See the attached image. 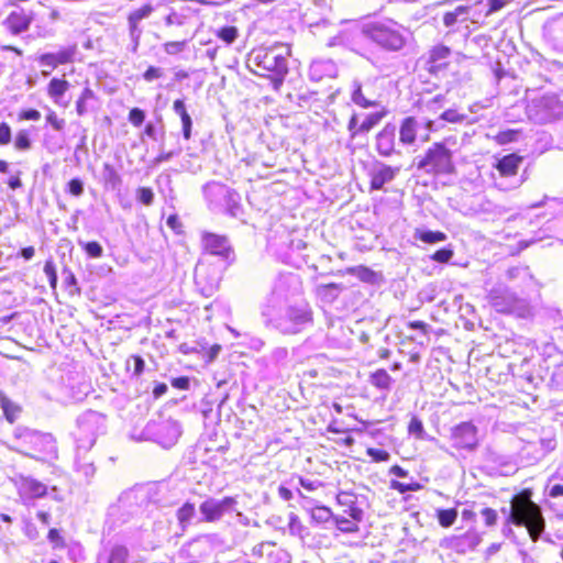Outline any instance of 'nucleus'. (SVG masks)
Masks as SVG:
<instances>
[{
  "label": "nucleus",
  "mask_w": 563,
  "mask_h": 563,
  "mask_svg": "<svg viewBox=\"0 0 563 563\" xmlns=\"http://www.w3.org/2000/svg\"><path fill=\"white\" fill-rule=\"evenodd\" d=\"M129 551L124 545L115 544L108 553L100 554L97 563H128Z\"/></svg>",
  "instance_id": "5701e85b"
},
{
  "label": "nucleus",
  "mask_w": 563,
  "mask_h": 563,
  "mask_svg": "<svg viewBox=\"0 0 563 563\" xmlns=\"http://www.w3.org/2000/svg\"><path fill=\"white\" fill-rule=\"evenodd\" d=\"M419 167L427 172L451 174L454 169L451 152L443 144L435 143L419 163Z\"/></svg>",
  "instance_id": "9d476101"
},
{
  "label": "nucleus",
  "mask_w": 563,
  "mask_h": 563,
  "mask_svg": "<svg viewBox=\"0 0 563 563\" xmlns=\"http://www.w3.org/2000/svg\"><path fill=\"white\" fill-rule=\"evenodd\" d=\"M96 99L95 92L86 87L76 102V112L79 117L85 115L89 111V101Z\"/></svg>",
  "instance_id": "f704fd0d"
},
{
  "label": "nucleus",
  "mask_w": 563,
  "mask_h": 563,
  "mask_svg": "<svg viewBox=\"0 0 563 563\" xmlns=\"http://www.w3.org/2000/svg\"><path fill=\"white\" fill-rule=\"evenodd\" d=\"M453 445L457 449L474 450L477 446V428L472 422H462L452 429Z\"/></svg>",
  "instance_id": "4468645a"
},
{
  "label": "nucleus",
  "mask_w": 563,
  "mask_h": 563,
  "mask_svg": "<svg viewBox=\"0 0 563 563\" xmlns=\"http://www.w3.org/2000/svg\"><path fill=\"white\" fill-rule=\"evenodd\" d=\"M371 382L378 387H387V374L384 369L377 371L372 375Z\"/></svg>",
  "instance_id": "052dcab7"
},
{
  "label": "nucleus",
  "mask_w": 563,
  "mask_h": 563,
  "mask_svg": "<svg viewBox=\"0 0 563 563\" xmlns=\"http://www.w3.org/2000/svg\"><path fill=\"white\" fill-rule=\"evenodd\" d=\"M184 47L185 42H167L164 44V49L169 55H174L181 52Z\"/></svg>",
  "instance_id": "0e129e2a"
},
{
  "label": "nucleus",
  "mask_w": 563,
  "mask_h": 563,
  "mask_svg": "<svg viewBox=\"0 0 563 563\" xmlns=\"http://www.w3.org/2000/svg\"><path fill=\"white\" fill-rule=\"evenodd\" d=\"M522 157L517 154H509L498 159L496 168L501 176L510 177L518 173Z\"/></svg>",
  "instance_id": "412c9836"
},
{
  "label": "nucleus",
  "mask_w": 563,
  "mask_h": 563,
  "mask_svg": "<svg viewBox=\"0 0 563 563\" xmlns=\"http://www.w3.org/2000/svg\"><path fill=\"white\" fill-rule=\"evenodd\" d=\"M336 45H346V46H351L353 49H355V46H357L358 44H357L356 35L352 34V27L341 32L340 34L332 37L328 42V46H330V47L336 46Z\"/></svg>",
  "instance_id": "2f4dec72"
},
{
  "label": "nucleus",
  "mask_w": 563,
  "mask_h": 563,
  "mask_svg": "<svg viewBox=\"0 0 563 563\" xmlns=\"http://www.w3.org/2000/svg\"><path fill=\"white\" fill-rule=\"evenodd\" d=\"M231 190L232 189L230 187L221 183L210 181L205 185L203 195L209 203V207L213 210L220 211L224 205L225 199L230 197Z\"/></svg>",
  "instance_id": "dca6fc26"
},
{
  "label": "nucleus",
  "mask_w": 563,
  "mask_h": 563,
  "mask_svg": "<svg viewBox=\"0 0 563 563\" xmlns=\"http://www.w3.org/2000/svg\"><path fill=\"white\" fill-rule=\"evenodd\" d=\"M173 110L177 115H179V118L181 120V124L191 120V117L187 112L184 100H181V99L175 100L174 104H173Z\"/></svg>",
  "instance_id": "de8ad7c7"
},
{
  "label": "nucleus",
  "mask_w": 563,
  "mask_h": 563,
  "mask_svg": "<svg viewBox=\"0 0 563 563\" xmlns=\"http://www.w3.org/2000/svg\"><path fill=\"white\" fill-rule=\"evenodd\" d=\"M46 122L51 124L56 131H62L65 128V120L57 117V114L49 110L46 115Z\"/></svg>",
  "instance_id": "864d4df0"
},
{
  "label": "nucleus",
  "mask_w": 563,
  "mask_h": 563,
  "mask_svg": "<svg viewBox=\"0 0 563 563\" xmlns=\"http://www.w3.org/2000/svg\"><path fill=\"white\" fill-rule=\"evenodd\" d=\"M8 26L14 32L20 33L25 31L30 25V19L21 13H11L8 16Z\"/></svg>",
  "instance_id": "473e14b6"
},
{
  "label": "nucleus",
  "mask_w": 563,
  "mask_h": 563,
  "mask_svg": "<svg viewBox=\"0 0 563 563\" xmlns=\"http://www.w3.org/2000/svg\"><path fill=\"white\" fill-rule=\"evenodd\" d=\"M106 431V416L88 410L76 420L73 437L77 451L88 452L96 443L97 438Z\"/></svg>",
  "instance_id": "20e7f679"
},
{
  "label": "nucleus",
  "mask_w": 563,
  "mask_h": 563,
  "mask_svg": "<svg viewBox=\"0 0 563 563\" xmlns=\"http://www.w3.org/2000/svg\"><path fill=\"white\" fill-rule=\"evenodd\" d=\"M181 434L180 426L172 419L150 421L143 430V440H151L164 448L173 446Z\"/></svg>",
  "instance_id": "6e6552de"
},
{
  "label": "nucleus",
  "mask_w": 563,
  "mask_h": 563,
  "mask_svg": "<svg viewBox=\"0 0 563 563\" xmlns=\"http://www.w3.org/2000/svg\"><path fill=\"white\" fill-rule=\"evenodd\" d=\"M298 484L307 492H314L323 486L322 482L319 479H311L305 477H298Z\"/></svg>",
  "instance_id": "8fccbe9b"
},
{
  "label": "nucleus",
  "mask_w": 563,
  "mask_h": 563,
  "mask_svg": "<svg viewBox=\"0 0 563 563\" xmlns=\"http://www.w3.org/2000/svg\"><path fill=\"white\" fill-rule=\"evenodd\" d=\"M456 518H457V511L454 508L441 509L438 511V520H439V523L443 528L451 527L455 522Z\"/></svg>",
  "instance_id": "4c0bfd02"
},
{
  "label": "nucleus",
  "mask_w": 563,
  "mask_h": 563,
  "mask_svg": "<svg viewBox=\"0 0 563 563\" xmlns=\"http://www.w3.org/2000/svg\"><path fill=\"white\" fill-rule=\"evenodd\" d=\"M453 257L451 249H441L433 253L431 258L438 263H448Z\"/></svg>",
  "instance_id": "5fc2aeb1"
},
{
  "label": "nucleus",
  "mask_w": 563,
  "mask_h": 563,
  "mask_svg": "<svg viewBox=\"0 0 563 563\" xmlns=\"http://www.w3.org/2000/svg\"><path fill=\"white\" fill-rule=\"evenodd\" d=\"M288 529L292 536H300L303 529L299 517L294 512L289 515Z\"/></svg>",
  "instance_id": "3c124183"
},
{
  "label": "nucleus",
  "mask_w": 563,
  "mask_h": 563,
  "mask_svg": "<svg viewBox=\"0 0 563 563\" xmlns=\"http://www.w3.org/2000/svg\"><path fill=\"white\" fill-rule=\"evenodd\" d=\"M137 199L145 206H151L154 200V194L151 188L141 187L136 192Z\"/></svg>",
  "instance_id": "603ef678"
},
{
  "label": "nucleus",
  "mask_w": 563,
  "mask_h": 563,
  "mask_svg": "<svg viewBox=\"0 0 563 563\" xmlns=\"http://www.w3.org/2000/svg\"><path fill=\"white\" fill-rule=\"evenodd\" d=\"M195 515H196V508H195V505L191 503H185L177 510V519L183 529H185L191 522Z\"/></svg>",
  "instance_id": "c9c22d12"
},
{
  "label": "nucleus",
  "mask_w": 563,
  "mask_h": 563,
  "mask_svg": "<svg viewBox=\"0 0 563 563\" xmlns=\"http://www.w3.org/2000/svg\"><path fill=\"white\" fill-rule=\"evenodd\" d=\"M334 69V64L331 60H314L309 67V77L313 81H319L324 75L330 74Z\"/></svg>",
  "instance_id": "b1692460"
},
{
  "label": "nucleus",
  "mask_w": 563,
  "mask_h": 563,
  "mask_svg": "<svg viewBox=\"0 0 563 563\" xmlns=\"http://www.w3.org/2000/svg\"><path fill=\"white\" fill-rule=\"evenodd\" d=\"M410 36L411 34L409 30L396 22L389 21V51H398L402 48Z\"/></svg>",
  "instance_id": "6ab92c4d"
},
{
  "label": "nucleus",
  "mask_w": 563,
  "mask_h": 563,
  "mask_svg": "<svg viewBox=\"0 0 563 563\" xmlns=\"http://www.w3.org/2000/svg\"><path fill=\"white\" fill-rule=\"evenodd\" d=\"M153 11L154 8L151 4H145L142 8L131 12L128 16L129 33H131L134 37H136L139 33H142V29L139 26V24L142 20L148 18Z\"/></svg>",
  "instance_id": "4be33fe9"
},
{
  "label": "nucleus",
  "mask_w": 563,
  "mask_h": 563,
  "mask_svg": "<svg viewBox=\"0 0 563 563\" xmlns=\"http://www.w3.org/2000/svg\"><path fill=\"white\" fill-rule=\"evenodd\" d=\"M341 287L336 284L319 285L317 287L318 295L328 300H333L338 297Z\"/></svg>",
  "instance_id": "58836bf2"
},
{
  "label": "nucleus",
  "mask_w": 563,
  "mask_h": 563,
  "mask_svg": "<svg viewBox=\"0 0 563 563\" xmlns=\"http://www.w3.org/2000/svg\"><path fill=\"white\" fill-rule=\"evenodd\" d=\"M11 142V128L5 122L0 124V145H7Z\"/></svg>",
  "instance_id": "e2e57ef3"
},
{
  "label": "nucleus",
  "mask_w": 563,
  "mask_h": 563,
  "mask_svg": "<svg viewBox=\"0 0 563 563\" xmlns=\"http://www.w3.org/2000/svg\"><path fill=\"white\" fill-rule=\"evenodd\" d=\"M346 273L353 275L364 283L371 285H379L384 282V275L380 272H375L366 266H354L346 268Z\"/></svg>",
  "instance_id": "aec40b11"
},
{
  "label": "nucleus",
  "mask_w": 563,
  "mask_h": 563,
  "mask_svg": "<svg viewBox=\"0 0 563 563\" xmlns=\"http://www.w3.org/2000/svg\"><path fill=\"white\" fill-rule=\"evenodd\" d=\"M481 515L483 516L485 523L488 527L494 526L497 521V512L492 508H483L481 510Z\"/></svg>",
  "instance_id": "13d9d810"
},
{
  "label": "nucleus",
  "mask_w": 563,
  "mask_h": 563,
  "mask_svg": "<svg viewBox=\"0 0 563 563\" xmlns=\"http://www.w3.org/2000/svg\"><path fill=\"white\" fill-rule=\"evenodd\" d=\"M69 82L63 79L53 78L48 84V95L57 103L59 98L68 90Z\"/></svg>",
  "instance_id": "72a5a7b5"
},
{
  "label": "nucleus",
  "mask_w": 563,
  "mask_h": 563,
  "mask_svg": "<svg viewBox=\"0 0 563 563\" xmlns=\"http://www.w3.org/2000/svg\"><path fill=\"white\" fill-rule=\"evenodd\" d=\"M527 115L538 124L553 122L563 115V102L555 95L533 98L527 104Z\"/></svg>",
  "instance_id": "0eeeda50"
},
{
  "label": "nucleus",
  "mask_w": 563,
  "mask_h": 563,
  "mask_svg": "<svg viewBox=\"0 0 563 563\" xmlns=\"http://www.w3.org/2000/svg\"><path fill=\"white\" fill-rule=\"evenodd\" d=\"M290 47L283 43H276L269 47H258L249 56V67L252 73L272 80L274 90H279L288 74L287 57Z\"/></svg>",
  "instance_id": "f257e3e1"
},
{
  "label": "nucleus",
  "mask_w": 563,
  "mask_h": 563,
  "mask_svg": "<svg viewBox=\"0 0 563 563\" xmlns=\"http://www.w3.org/2000/svg\"><path fill=\"white\" fill-rule=\"evenodd\" d=\"M520 132L518 130H506L501 131L496 135V141L500 145H505L511 142H516L519 137Z\"/></svg>",
  "instance_id": "37998d69"
},
{
  "label": "nucleus",
  "mask_w": 563,
  "mask_h": 563,
  "mask_svg": "<svg viewBox=\"0 0 563 563\" xmlns=\"http://www.w3.org/2000/svg\"><path fill=\"white\" fill-rule=\"evenodd\" d=\"M485 283L487 291V300L489 305L500 313H515L518 317H525L529 313V303L526 299L518 297L508 286L503 283H496L488 287Z\"/></svg>",
  "instance_id": "39448f33"
},
{
  "label": "nucleus",
  "mask_w": 563,
  "mask_h": 563,
  "mask_svg": "<svg viewBox=\"0 0 563 563\" xmlns=\"http://www.w3.org/2000/svg\"><path fill=\"white\" fill-rule=\"evenodd\" d=\"M220 211H223L233 218L240 217L242 213L241 197L235 190H231L230 197L225 199L224 205Z\"/></svg>",
  "instance_id": "bb28decb"
},
{
  "label": "nucleus",
  "mask_w": 563,
  "mask_h": 563,
  "mask_svg": "<svg viewBox=\"0 0 563 563\" xmlns=\"http://www.w3.org/2000/svg\"><path fill=\"white\" fill-rule=\"evenodd\" d=\"M14 443L10 450L36 459H55L57 446L55 439L48 433H41L29 428L18 427L13 431Z\"/></svg>",
  "instance_id": "f03ea898"
},
{
  "label": "nucleus",
  "mask_w": 563,
  "mask_h": 563,
  "mask_svg": "<svg viewBox=\"0 0 563 563\" xmlns=\"http://www.w3.org/2000/svg\"><path fill=\"white\" fill-rule=\"evenodd\" d=\"M408 432L410 435H413L416 439L424 440L427 438L422 421L417 417H412L409 426Z\"/></svg>",
  "instance_id": "ea45409f"
},
{
  "label": "nucleus",
  "mask_w": 563,
  "mask_h": 563,
  "mask_svg": "<svg viewBox=\"0 0 563 563\" xmlns=\"http://www.w3.org/2000/svg\"><path fill=\"white\" fill-rule=\"evenodd\" d=\"M507 521L518 527H527L533 541L539 539L545 528L541 508L531 500L529 492L514 496Z\"/></svg>",
  "instance_id": "7ed1b4c3"
},
{
  "label": "nucleus",
  "mask_w": 563,
  "mask_h": 563,
  "mask_svg": "<svg viewBox=\"0 0 563 563\" xmlns=\"http://www.w3.org/2000/svg\"><path fill=\"white\" fill-rule=\"evenodd\" d=\"M101 175L106 186L110 189L115 190L121 187L122 178L114 166L111 164H103Z\"/></svg>",
  "instance_id": "393cba45"
},
{
  "label": "nucleus",
  "mask_w": 563,
  "mask_h": 563,
  "mask_svg": "<svg viewBox=\"0 0 563 563\" xmlns=\"http://www.w3.org/2000/svg\"><path fill=\"white\" fill-rule=\"evenodd\" d=\"M287 356H288V351L286 347H276L273 350L272 355H271L272 360L277 364L286 361Z\"/></svg>",
  "instance_id": "69168bd1"
},
{
  "label": "nucleus",
  "mask_w": 563,
  "mask_h": 563,
  "mask_svg": "<svg viewBox=\"0 0 563 563\" xmlns=\"http://www.w3.org/2000/svg\"><path fill=\"white\" fill-rule=\"evenodd\" d=\"M14 146L16 150L26 151L31 147V141L29 133L25 130H21L16 133L14 140Z\"/></svg>",
  "instance_id": "a18cd8bd"
},
{
  "label": "nucleus",
  "mask_w": 563,
  "mask_h": 563,
  "mask_svg": "<svg viewBox=\"0 0 563 563\" xmlns=\"http://www.w3.org/2000/svg\"><path fill=\"white\" fill-rule=\"evenodd\" d=\"M44 273L49 279V284L52 287H55L57 282V275L55 271V266L52 261H47L44 265Z\"/></svg>",
  "instance_id": "bf43d9fd"
},
{
  "label": "nucleus",
  "mask_w": 563,
  "mask_h": 563,
  "mask_svg": "<svg viewBox=\"0 0 563 563\" xmlns=\"http://www.w3.org/2000/svg\"><path fill=\"white\" fill-rule=\"evenodd\" d=\"M23 505H31L47 494V486L32 476L15 474L10 478Z\"/></svg>",
  "instance_id": "9b49d317"
},
{
  "label": "nucleus",
  "mask_w": 563,
  "mask_h": 563,
  "mask_svg": "<svg viewBox=\"0 0 563 563\" xmlns=\"http://www.w3.org/2000/svg\"><path fill=\"white\" fill-rule=\"evenodd\" d=\"M352 34L356 35L357 43L364 38L382 48L387 47V23L385 19L368 18L361 24L354 25Z\"/></svg>",
  "instance_id": "1a4fd4ad"
},
{
  "label": "nucleus",
  "mask_w": 563,
  "mask_h": 563,
  "mask_svg": "<svg viewBox=\"0 0 563 563\" xmlns=\"http://www.w3.org/2000/svg\"><path fill=\"white\" fill-rule=\"evenodd\" d=\"M340 506L344 507V514L354 520H362L363 510L357 505L356 496L349 492H340L336 496Z\"/></svg>",
  "instance_id": "f3484780"
},
{
  "label": "nucleus",
  "mask_w": 563,
  "mask_h": 563,
  "mask_svg": "<svg viewBox=\"0 0 563 563\" xmlns=\"http://www.w3.org/2000/svg\"><path fill=\"white\" fill-rule=\"evenodd\" d=\"M80 245L82 246L85 252L92 258H99L103 255L102 246L96 241L80 243Z\"/></svg>",
  "instance_id": "c03bdc74"
},
{
  "label": "nucleus",
  "mask_w": 563,
  "mask_h": 563,
  "mask_svg": "<svg viewBox=\"0 0 563 563\" xmlns=\"http://www.w3.org/2000/svg\"><path fill=\"white\" fill-rule=\"evenodd\" d=\"M47 539L53 549H64L66 547L65 539L60 536L59 530L55 528L48 531Z\"/></svg>",
  "instance_id": "49530a36"
},
{
  "label": "nucleus",
  "mask_w": 563,
  "mask_h": 563,
  "mask_svg": "<svg viewBox=\"0 0 563 563\" xmlns=\"http://www.w3.org/2000/svg\"><path fill=\"white\" fill-rule=\"evenodd\" d=\"M202 245L209 254L224 260H228L232 254L231 245L224 235L206 232L202 234Z\"/></svg>",
  "instance_id": "2eb2a0df"
},
{
  "label": "nucleus",
  "mask_w": 563,
  "mask_h": 563,
  "mask_svg": "<svg viewBox=\"0 0 563 563\" xmlns=\"http://www.w3.org/2000/svg\"><path fill=\"white\" fill-rule=\"evenodd\" d=\"M195 282L205 297H211L220 284V271L200 260L195 268Z\"/></svg>",
  "instance_id": "f8f14e48"
},
{
  "label": "nucleus",
  "mask_w": 563,
  "mask_h": 563,
  "mask_svg": "<svg viewBox=\"0 0 563 563\" xmlns=\"http://www.w3.org/2000/svg\"><path fill=\"white\" fill-rule=\"evenodd\" d=\"M0 406L3 410L5 419L9 422H14L20 413V407L11 401L3 391H0Z\"/></svg>",
  "instance_id": "c85d7f7f"
},
{
  "label": "nucleus",
  "mask_w": 563,
  "mask_h": 563,
  "mask_svg": "<svg viewBox=\"0 0 563 563\" xmlns=\"http://www.w3.org/2000/svg\"><path fill=\"white\" fill-rule=\"evenodd\" d=\"M440 119L450 123H461L466 119V115L459 113L456 110L449 109L440 115Z\"/></svg>",
  "instance_id": "09e8293b"
},
{
  "label": "nucleus",
  "mask_w": 563,
  "mask_h": 563,
  "mask_svg": "<svg viewBox=\"0 0 563 563\" xmlns=\"http://www.w3.org/2000/svg\"><path fill=\"white\" fill-rule=\"evenodd\" d=\"M367 454H368V456L372 457L373 461H376V462L387 460V451L382 450V449L369 448L367 450Z\"/></svg>",
  "instance_id": "338daca9"
},
{
  "label": "nucleus",
  "mask_w": 563,
  "mask_h": 563,
  "mask_svg": "<svg viewBox=\"0 0 563 563\" xmlns=\"http://www.w3.org/2000/svg\"><path fill=\"white\" fill-rule=\"evenodd\" d=\"M413 236L427 244H435L446 240L445 233L427 229H416Z\"/></svg>",
  "instance_id": "a878e982"
},
{
  "label": "nucleus",
  "mask_w": 563,
  "mask_h": 563,
  "mask_svg": "<svg viewBox=\"0 0 563 563\" xmlns=\"http://www.w3.org/2000/svg\"><path fill=\"white\" fill-rule=\"evenodd\" d=\"M82 451H77V459H76V471L79 474H82L84 477L89 481L96 473V467L93 465V462L86 457L80 456V453Z\"/></svg>",
  "instance_id": "c756f323"
},
{
  "label": "nucleus",
  "mask_w": 563,
  "mask_h": 563,
  "mask_svg": "<svg viewBox=\"0 0 563 563\" xmlns=\"http://www.w3.org/2000/svg\"><path fill=\"white\" fill-rule=\"evenodd\" d=\"M68 190L71 195L78 197L84 192V184L80 179L74 178L68 183Z\"/></svg>",
  "instance_id": "680f3d73"
},
{
  "label": "nucleus",
  "mask_w": 563,
  "mask_h": 563,
  "mask_svg": "<svg viewBox=\"0 0 563 563\" xmlns=\"http://www.w3.org/2000/svg\"><path fill=\"white\" fill-rule=\"evenodd\" d=\"M360 520H350V519H346L344 517H336L335 518V522H336V527L340 531L342 532H354L356 531L358 528H357V522Z\"/></svg>",
  "instance_id": "79ce46f5"
},
{
  "label": "nucleus",
  "mask_w": 563,
  "mask_h": 563,
  "mask_svg": "<svg viewBox=\"0 0 563 563\" xmlns=\"http://www.w3.org/2000/svg\"><path fill=\"white\" fill-rule=\"evenodd\" d=\"M214 35L227 46L232 45L240 36V31L236 26L224 25L214 31Z\"/></svg>",
  "instance_id": "cd10ccee"
},
{
  "label": "nucleus",
  "mask_w": 563,
  "mask_h": 563,
  "mask_svg": "<svg viewBox=\"0 0 563 563\" xmlns=\"http://www.w3.org/2000/svg\"><path fill=\"white\" fill-rule=\"evenodd\" d=\"M272 323L283 334H297L312 323V311L306 303L289 306Z\"/></svg>",
  "instance_id": "423d86ee"
},
{
  "label": "nucleus",
  "mask_w": 563,
  "mask_h": 563,
  "mask_svg": "<svg viewBox=\"0 0 563 563\" xmlns=\"http://www.w3.org/2000/svg\"><path fill=\"white\" fill-rule=\"evenodd\" d=\"M352 100L361 106V107H367L368 106V102L367 100L365 99V97L363 96L362 93V89H361V86H356V88L354 89L353 93H352Z\"/></svg>",
  "instance_id": "774afa93"
},
{
  "label": "nucleus",
  "mask_w": 563,
  "mask_h": 563,
  "mask_svg": "<svg viewBox=\"0 0 563 563\" xmlns=\"http://www.w3.org/2000/svg\"><path fill=\"white\" fill-rule=\"evenodd\" d=\"M236 504L238 501L234 497H224L222 499L208 498L201 503L199 511L203 521L216 522L225 514L235 511Z\"/></svg>",
  "instance_id": "ddd939ff"
},
{
  "label": "nucleus",
  "mask_w": 563,
  "mask_h": 563,
  "mask_svg": "<svg viewBox=\"0 0 563 563\" xmlns=\"http://www.w3.org/2000/svg\"><path fill=\"white\" fill-rule=\"evenodd\" d=\"M297 284L298 278L295 275H282L276 282L273 292L276 294L278 297L286 298L287 294L285 292L284 288L286 286H297Z\"/></svg>",
  "instance_id": "e433bc0d"
},
{
  "label": "nucleus",
  "mask_w": 563,
  "mask_h": 563,
  "mask_svg": "<svg viewBox=\"0 0 563 563\" xmlns=\"http://www.w3.org/2000/svg\"><path fill=\"white\" fill-rule=\"evenodd\" d=\"M144 119L145 113L139 108L132 109L129 113V121L135 126H140L144 122Z\"/></svg>",
  "instance_id": "4d7b16f0"
},
{
  "label": "nucleus",
  "mask_w": 563,
  "mask_h": 563,
  "mask_svg": "<svg viewBox=\"0 0 563 563\" xmlns=\"http://www.w3.org/2000/svg\"><path fill=\"white\" fill-rule=\"evenodd\" d=\"M312 518L319 522H325L331 516V511L327 507H316L312 509Z\"/></svg>",
  "instance_id": "6e6d98bb"
},
{
  "label": "nucleus",
  "mask_w": 563,
  "mask_h": 563,
  "mask_svg": "<svg viewBox=\"0 0 563 563\" xmlns=\"http://www.w3.org/2000/svg\"><path fill=\"white\" fill-rule=\"evenodd\" d=\"M74 49L65 48L57 53H46L40 56L38 62L41 66L54 69L58 65L69 63L73 58Z\"/></svg>",
  "instance_id": "a211bd4d"
},
{
  "label": "nucleus",
  "mask_w": 563,
  "mask_h": 563,
  "mask_svg": "<svg viewBox=\"0 0 563 563\" xmlns=\"http://www.w3.org/2000/svg\"><path fill=\"white\" fill-rule=\"evenodd\" d=\"M418 132V122L413 118H407L400 128V140L404 143H412Z\"/></svg>",
  "instance_id": "7c9ffc66"
},
{
  "label": "nucleus",
  "mask_w": 563,
  "mask_h": 563,
  "mask_svg": "<svg viewBox=\"0 0 563 563\" xmlns=\"http://www.w3.org/2000/svg\"><path fill=\"white\" fill-rule=\"evenodd\" d=\"M450 54L451 51L449 47L444 45H438L431 49L429 62L432 64L441 63L442 60H445Z\"/></svg>",
  "instance_id": "a19ab883"
}]
</instances>
